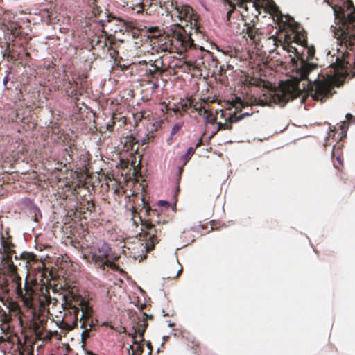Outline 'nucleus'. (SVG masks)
<instances>
[{
	"instance_id": "21",
	"label": "nucleus",
	"mask_w": 355,
	"mask_h": 355,
	"mask_svg": "<svg viewBox=\"0 0 355 355\" xmlns=\"http://www.w3.org/2000/svg\"><path fill=\"white\" fill-rule=\"evenodd\" d=\"M234 106L236 108V109H241L242 107H244V104L243 103V101L240 99V98H236V101L234 104Z\"/></svg>"
},
{
	"instance_id": "7",
	"label": "nucleus",
	"mask_w": 355,
	"mask_h": 355,
	"mask_svg": "<svg viewBox=\"0 0 355 355\" xmlns=\"http://www.w3.org/2000/svg\"><path fill=\"white\" fill-rule=\"evenodd\" d=\"M245 26H246V29H243L242 33L243 34V37H248L254 42H257V31L253 28V25L251 26L250 24H247L245 23Z\"/></svg>"
},
{
	"instance_id": "1",
	"label": "nucleus",
	"mask_w": 355,
	"mask_h": 355,
	"mask_svg": "<svg viewBox=\"0 0 355 355\" xmlns=\"http://www.w3.org/2000/svg\"><path fill=\"white\" fill-rule=\"evenodd\" d=\"M293 40L304 48L302 55L298 56L297 60L295 62L298 76L297 78L306 80L307 88L311 91L314 99L322 101L323 98L330 95L331 82L324 76L320 79L318 64L309 62L314 57V48L307 46L305 39L302 38L297 34H295Z\"/></svg>"
},
{
	"instance_id": "16",
	"label": "nucleus",
	"mask_w": 355,
	"mask_h": 355,
	"mask_svg": "<svg viewBox=\"0 0 355 355\" xmlns=\"http://www.w3.org/2000/svg\"><path fill=\"white\" fill-rule=\"evenodd\" d=\"M133 345H135V347H134L133 352H132L131 355H141L143 352V348L141 347V346L136 340L133 342Z\"/></svg>"
},
{
	"instance_id": "8",
	"label": "nucleus",
	"mask_w": 355,
	"mask_h": 355,
	"mask_svg": "<svg viewBox=\"0 0 355 355\" xmlns=\"http://www.w3.org/2000/svg\"><path fill=\"white\" fill-rule=\"evenodd\" d=\"M146 326L147 323L144 321H143L142 323L138 324L137 327L132 326V332L129 333V335H132V337L135 338L136 334H138L141 337V340H144L143 336Z\"/></svg>"
},
{
	"instance_id": "22",
	"label": "nucleus",
	"mask_w": 355,
	"mask_h": 355,
	"mask_svg": "<svg viewBox=\"0 0 355 355\" xmlns=\"http://www.w3.org/2000/svg\"><path fill=\"white\" fill-rule=\"evenodd\" d=\"M150 239H152V241L150 243H147L146 246L144 247L146 251L150 250L151 249L153 248V246H154V242H155L153 241L154 237L153 238L150 237Z\"/></svg>"
},
{
	"instance_id": "35",
	"label": "nucleus",
	"mask_w": 355,
	"mask_h": 355,
	"mask_svg": "<svg viewBox=\"0 0 355 355\" xmlns=\"http://www.w3.org/2000/svg\"><path fill=\"white\" fill-rule=\"evenodd\" d=\"M133 345H134L133 344L130 345L128 349V350L130 351L131 349L133 352V349H134V347H135Z\"/></svg>"
},
{
	"instance_id": "13",
	"label": "nucleus",
	"mask_w": 355,
	"mask_h": 355,
	"mask_svg": "<svg viewBox=\"0 0 355 355\" xmlns=\"http://www.w3.org/2000/svg\"><path fill=\"white\" fill-rule=\"evenodd\" d=\"M148 37H158L162 35V31L157 26H150L147 30Z\"/></svg>"
},
{
	"instance_id": "46",
	"label": "nucleus",
	"mask_w": 355,
	"mask_h": 355,
	"mask_svg": "<svg viewBox=\"0 0 355 355\" xmlns=\"http://www.w3.org/2000/svg\"><path fill=\"white\" fill-rule=\"evenodd\" d=\"M204 113H207V110H204Z\"/></svg>"
},
{
	"instance_id": "4",
	"label": "nucleus",
	"mask_w": 355,
	"mask_h": 355,
	"mask_svg": "<svg viewBox=\"0 0 355 355\" xmlns=\"http://www.w3.org/2000/svg\"><path fill=\"white\" fill-rule=\"evenodd\" d=\"M302 93V89L298 84L292 81L282 83L277 89L264 94L263 97L258 99V102L263 105H268L270 102L279 103L284 105L290 100L297 97Z\"/></svg>"
},
{
	"instance_id": "12",
	"label": "nucleus",
	"mask_w": 355,
	"mask_h": 355,
	"mask_svg": "<svg viewBox=\"0 0 355 355\" xmlns=\"http://www.w3.org/2000/svg\"><path fill=\"white\" fill-rule=\"evenodd\" d=\"M284 23L291 28L292 31L298 32L299 24L295 23L293 18L291 16H285Z\"/></svg>"
},
{
	"instance_id": "15",
	"label": "nucleus",
	"mask_w": 355,
	"mask_h": 355,
	"mask_svg": "<svg viewBox=\"0 0 355 355\" xmlns=\"http://www.w3.org/2000/svg\"><path fill=\"white\" fill-rule=\"evenodd\" d=\"M195 152V148L193 147H189L186 153L181 157V159L183 162V165H185L187 162L190 159L191 155H193Z\"/></svg>"
},
{
	"instance_id": "14",
	"label": "nucleus",
	"mask_w": 355,
	"mask_h": 355,
	"mask_svg": "<svg viewBox=\"0 0 355 355\" xmlns=\"http://www.w3.org/2000/svg\"><path fill=\"white\" fill-rule=\"evenodd\" d=\"M349 62H345L344 60H340L338 57H336V62L334 63H331V66H334L337 69L340 68L341 69H345L347 67V64Z\"/></svg>"
},
{
	"instance_id": "40",
	"label": "nucleus",
	"mask_w": 355,
	"mask_h": 355,
	"mask_svg": "<svg viewBox=\"0 0 355 355\" xmlns=\"http://www.w3.org/2000/svg\"><path fill=\"white\" fill-rule=\"evenodd\" d=\"M181 171H182V168H179V170H178L179 176L180 175Z\"/></svg>"
},
{
	"instance_id": "37",
	"label": "nucleus",
	"mask_w": 355,
	"mask_h": 355,
	"mask_svg": "<svg viewBox=\"0 0 355 355\" xmlns=\"http://www.w3.org/2000/svg\"><path fill=\"white\" fill-rule=\"evenodd\" d=\"M17 27H18V26H17V25L11 26V28H14V29H17Z\"/></svg>"
},
{
	"instance_id": "39",
	"label": "nucleus",
	"mask_w": 355,
	"mask_h": 355,
	"mask_svg": "<svg viewBox=\"0 0 355 355\" xmlns=\"http://www.w3.org/2000/svg\"><path fill=\"white\" fill-rule=\"evenodd\" d=\"M167 338H168V336H164L162 337V339H163L164 341H165V340H166Z\"/></svg>"
},
{
	"instance_id": "27",
	"label": "nucleus",
	"mask_w": 355,
	"mask_h": 355,
	"mask_svg": "<svg viewBox=\"0 0 355 355\" xmlns=\"http://www.w3.org/2000/svg\"><path fill=\"white\" fill-rule=\"evenodd\" d=\"M24 288L26 289V294L28 295V296L27 297V299H30L31 297V294L33 293V291L31 288H28L27 286L25 284L24 286Z\"/></svg>"
},
{
	"instance_id": "45",
	"label": "nucleus",
	"mask_w": 355,
	"mask_h": 355,
	"mask_svg": "<svg viewBox=\"0 0 355 355\" xmlns=\"http://www.w3.org/2000/svg\"><path fill=\"white\" fill-rule=\"evenodd\" d=\"M304 86H303V88L305 89V84L303 83Z\"/></svg>"
},
{
	"instance_id": "23",
	"label": "nucleus",
	"mask_w": 355,
	"mask_h": 355,
	"mask_svg": "<svg viewBox=\"0 0 355 355\" xmlns=\"http://www.w3.org/2000/svg\"><path fill=\"white\" fill-rule=\"evenodd\" d=\"M89 336V330H84L81 334V340L84 343V340Z\"/></svg>"
},
{
	"instance_id": "19",
	"label": "nucleus",
	"mask_w": 355,
	"mask_h": 355,
	"mask_svg": "<svg viewBox=\"0 0 355 355\" xmlns=\"http://www.w3.org/2000/svg\"><path fill=\"white\" fill-rule=\"evenodd\" d=\"M180 128H181V125L179 124H175L173 125V127L171 129V137H170L171 139H172L173 136L174 135H175L179 131Z\"/></svg>"
},
{
	"instance_id": "25",
	"label": "nucleus",
	"mask_w": 355,
	"mask_h": 355,
	"mask_svg": "<svg viewBox=\"0 0 355 355\" xmlns=\"http://www.w3.org/2000/svg\"><path fill=\"white\" fill-rule=\"evenodd\" d=\"M159 69L158 67L154 66V69H149L148 70V74L151 78H155V71H159Z\"/></svg>"
},
{
	"instance_id": "24",
	"label": "nucleus",
	"mask_w": 355,
	"mask_h": 355,
	"mask_svg": "<svg viewBox=\"0 0 355 355\" xmlns=\"http://www.w3.org/2000/svg\"><path fill=\"white\" fill-rule=\"evenodd\" d=\"M231 125H229V124H227V123H225V124H223L221 123H219L218 125V130H220V129H222V128H224V129H231Z\"/></svg>"
},
{
	"instance_id": "3",
	"label": "nucleus",
	"mask_w": 355,
	"mask_h": 355,
	"mask_svg": "<svg viewBox=\"0 0 355 355\" xmlns=\"http://www.w3.org/2000/svg\"><path fill=\"white\" fill-rule=\"evenodd\" d=\"M89 253L92 261L98 268L104 270L105 266H107L113 270L123 272L114 263V261L118 259L119 257L112 252L110 245L105 241H99L93 243L90 248Z\"/></svg>"
},
{
	"instance_id": "5",
	"label": "nucleus",
	"mask_w": 355,
	"mask_h": 355,
	"mask_svg": "<svg viewBox=\"0 0 355 355\" xmlns=\"http://www.w3.org/2000/svg\"><path fill=\"white\" fill-rule=\"evenodd\" d=\"M0 253L1 254V266L4 268H8L9 270L12 271L15 269L13 262L11 260L12 252L8 244L3 240L1 241Z\"/></svg>"
},
{
	"instance_id": "29",
	"label": "nucleus",
	"mask_w": 355,
	"mask_h": 355,
	"mask_svg": "<svg viewBox=\"0 0 355 355\" xmlns=\"http://www.w3.org/2000/svg\"><path fill=\"white\" fill-rule=\"evenodd\" d=\"M159 205L161 206H164V205L169 206L168 202H167L166 200H160L159 201Z\"/></svg>"
},
{
	"instance_id": "44",
	"label": "nucleus",
	"mask_w": 355,
	"mask_h": 355,
	"mask_svg": "<svg viewBox=\"0 0 355 355\" xmlns=\"http://www.w3.org/2000/svg\"><path fill=\"white\" fill-rule=\"evenodd\" d=\"M83 326H84V323H83V324H81V326H80V327H81V328H83Z\"/></svg>"
},
{
	"instance_id": "9",
	"label": "nucleus",
	"mask_w": 355,
	"mask_h": 355,
	"mask_svg": "<svg viewBox=\"0 0 355 355\" xmlns=\"http://www.w3.org/2000/svg\"><path fill=\"white\" fill-rule=\"evenodd\" d=\"M190 8L189 7L179 8H174L173 12L172 13L171 16H175L179 18V19L182 20V19H184L187 17V15L189 13Z\"/></svg>"
},
{
	"instance_id": "2",
	"label": "nucleus",
	"mask_w": 355,
	"mask_h": 355,
	"mask_svg": "<svg viewBox=\"0 0 355 355\" xmlns=\"http://www.w3.org/2000/svg\"><path fill=\"white\" fill-rule=\"evenodd\" d=\"M343 20L338 26H331V30L340 44L355 49V8L350 6L343 13Z\"/></svg>"
},
{
	"instance_id": "26",
	"label": "nucleus",
	"mask_w": 355,
	"mask_h": 355,
	"mask_svg": "<svg viewBox=\"0 0 355 355\" xmlns=\"http://www.w3.org/2000/svg\"><path fill=\"white\" fill-rule=\"evenodd\" d=\"M205 120L207 123H213L214 122V119L210 114H207L205 117Z\"/></svg>"
},
{
	"instance_id": "30",
	"label": "nucleus",
	"mask_w": 355,
	"mask_h": 355,
	"mask_svg": "<svg viewBox=\"0 0 355 355\" xmlns=\"http://www.w3.org/2000/svg\"><path fill=\"white\" fill-rule=\"evenodd\" d=\"M159 87V85L157 83H152V89L153 92L155 91Z\"/></svg>"
},
{
	"instance_id": "32",
	"label": "nucleus",
	"mask_w": 355,
	"mask_h": 355,
	"mask_svg": "<svg viewBox=\"0 0 355 355\" xmlns=\"http://www.w3.org/2000/svg\"><path fill=\"white\" fill-rule=\"evenodd\" d=\"M182 271V268H179L177 271H176V273L175 275H174V277H177L180 275V274L181 273V272Z\"/></svg>"
},
{
	"instance_id": "10",
	"label": "nucleus",
	"mask_w": 355,
	"mask_h": 355,
	"mask_svg": "<svg viewBox=\"0 0 355 355\" xmlns=\"http://www.w3.org/2000/svg\"><path fill=\"white\" fill-rule=\"evenodd\" d=\"M81 306V311H82V315L80 317V320L83 318H88L90 317L92 310V308L88 306V304L82 301L80 304Z\"/></svg>"
},
{
	"instance_id": "36",
	"label": "nucleus",
	"mask_w": 355,
	"mask_h": 355,
	"mask_svg": "<svg viewBox=\"0 0 355 355\" xmlns=\"http://www.w3.org/2000/svg\"><path fill=\"white\" fill-rule=\"evenodd\" d=\"M144 319L148 318V315L146 313H143Z\"/></svg>"
},
{
	"instance_id": "11",
	"label": "nucleus",
	"mask_w": 355,
	"mask_h": 355,
	"mask_svg": "<svg viewBox=\"0 0 355 355\" xmlns=\"http://www.w3.org/2000/svg\"><path fill=\"white\" fill-rule=\"evenodd\" d=\"M224 6L227 9V15H226V19L227 21H229L230 20V15L232 12H234L235 9V4L233 3L231 0H223Z\"/></svg>"
},
{
	"instance_id": "34",
	"label": "nucleus",
	"mask_w": 355,
	"mask_h": 355,
	"mask_svg": "<svg viewBox=\"0 0 355 355\" xmlns=\"http://www.w3.org/2000/svg\"><path fill=\"white\" fill-rule=\"evenodd\" d=\"M239 6H240V7H241V8H244L245 10H248L247 6H244V5H243V3H242V2H241V3H239Z\"/></svg>"
},
{
	"instance_id": "43",
	"label": "nucleus",
	"mask_w": 355,
	"mask_h": 355,
	"mask_svg": "<svg viewBox=\"0 0 355 355\" xmlns=\"http://www.w3.org/2000/svg\"><path fill=\"white\" fill-rule=\"evenodd\" d=\"M159 348H158V349H157L156 353L157 354V353H159Z\"/></svg>"
},
{
	"instance_id": "31",
	"label": "nucleus",
	"mask_w": 355,
	"mask_h": 355,
	"mask_svg": "<svg viewBox=\"0 0 355 355\" xmlns=\"http://www.w3.org/2000/svg\"><path fill=\"white\" fill-rule=\"evenodd\" d=\"M147 347L149 349L148 355H150L152 354V350H153L152 345H151L150 343H147Z\"/></svg>"
},
{
	"instance_id": "18",
	"label": "nucleus",
	"mask_w": 355,
	"mask_h": 355,
	"mask_svg": "<svg viewBox=\"0 0 355 355\" xmlns=\"http://www.w3.org/2000/svg\"><path fill=\"white\" fill-rule=\"evenodd\" d=\"M250 115H251V114L247 112L241 114L240 115H239L234 118H232L231 119V121H232V122H238V121L243 119L245 116H250Z\"/></svg>"
},
{
	"instance_id": "20",
	"label": "nucleus",
	"mask_w": 355,
	"mask_h": 355,
	"mask_svg": "<svg viewBox=\"0 0 355 355\" xmlns=\"http://www.w3.org/2000/svg\"><path fill=\"white\" fill-rule=\"evenodd\" d=\"M136 6L139 7V9L137 10L136 12L139 14L144 11L146 4L144 2H139L136 4Z\"/></svg>"
},
{
	"instance_id": "33",
	"label": "nucleus",
	"mask_w": 355,
	"mask_h": 355,
	"mask_svg": "<svg viewBox=\"0 0 355 355\" xmlns=\"http://www.w3.org/2000/svg\"><path fill=\"white\" fill-rule=\"evenodd\" d=\"M201 144H202V138H200L196 144V147L197 148V147L200 146L201 145Z\"/></svg>"
},
{
	"instance_id": "42",
	"label": "nucleus",
	"mask_w": 355,
	"mask_h": 355,
	"mask_svg": "<svg viewBox=\"0 0 355 355\" xmlns=\"http://www.w3.org/2000/svg\"><path fill=\"white\" fill-rule=\"evenodd\" d=\"M351 116H352V115L350 114H346V117L347 118H349V117H351Z\"/></svg>"
},
{
	"instance_id": "17",
	"label": "nucleus",
	"mask_w": 355,
	"mask_h": 355,
	"mask_svg": "<svg viewBox=\"0 0 355 355\" xmlns=\"http://www.w3.org/2000/svg\"><path fill=\"white\" fill-rule=\"evenodd\" d=\"M11 73V69L8 67L7 70L5 71V76L3 79V83L5 86L6 85V83L12 78L10 77Z\"/></svg>"
},
{
	"instance_id": "6",
	"label": "nucleus",
	"mask_w": 355,
	"mask_h": 355,
	"mask_svg": "<svg viewBox=\"0 0 355 355\" xmlns=\"http://www.w3.org/2000/svg\"><path fill=\"white\" fill-rule=\"evenodd\" d=\"M184 31L182 28L178 27V29L173 31V37L177 40L182 50L186 51L188 48L192 46L193 40L190 35L184 33Z\"/></svg>"
},
{
	"instance_id": "38",
	"label": "nucleus",
	"mask_w": 355,
	"mask_h": 355,
	"mask_svg": "<svg viewBox=\"0 0 355 355\" xmlns=\"http://www.w3.org/2000/svg\"><path fill=\"white\" fill-rule=\"evenodd\" d=\"M76 92L75 91H71V96H76Z\"/></svg>"
},
{
	"instance_id": "41",
	"label": "nucleus",
	"mask_w": 355,
	"mask_h": 355,
	"mask_svg": "<svg viewBox=\"0 0 355 355\" xmlns=\"http://www.w3.org/2000/svg\"><path fill=\"white\" fill-rule=\"evenodd\" d=\"M175 265H180V263L178 260H176L174 263Z\"/></svg>"
},
{
	"instance_id": "28",
	"label": "nucleus",
	"mask_w": 355,
	"mask_h": 355,
	"mask_svg": "<svg viewBox=\"0 0 355 355\" xmlns=\"http://www.w3.org/2000/svg\"><path fill=\"white\" fill-rule=\"evenodd\" d=\"M153 1L154 0H142L141 2H144L146 4V6L149 8L151 6Z\"/></svg>"
}]
</instances>
